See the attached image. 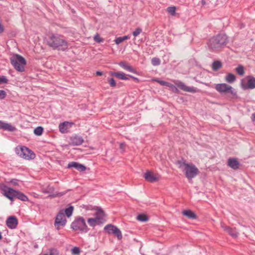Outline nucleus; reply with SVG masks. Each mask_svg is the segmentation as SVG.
<instances>
[{
	"label": "nucleus",
	"instance_id": "1",
	"mask_svg": "<svg viewBox=\"0 0 255 255\" xmlns=\"http://www.w3.org/2000/svg\"><path fill=\"white\" fill-rule=\"evenodd\" d=\"M47 45L53 49L65 51L68 49V42L62 35L57 34L49 35L47 39Z\"/></svg>",
	"mask_w": 255,
	"mask_h": 255
},
{
	"label": "nucleus",
	"instance_id": "2",
	"mask_svg": "<svg viewBox=\"0 0 255 255\" xmlns=\"http://www.w3.org/2000/svg\"><path fill=\"white\" fill-rule=\"evenodd\" d=\"M177 164L179 168L184 172L186 177L189 180L194 178L199 173V170L195 165L187 163L183 159L178 160Z\"/></svg>",
	"mask_w": 255,
	"mask_h": 255
},
{
	"label": "nucleus",
	"instance_id": "3",
	"mask_svg": "<svg viewBox=\"0 0 255 255\" xmlns=\"http://www.w3.org/2000/svg\"><path fill=\"white\" fill-rule=\"evenodd\" d=\"M228 42L227 35L221 33L211 38L208 43V45L211 50L216 51L225 46Z\"/></svg>",
	"mask_w": 255,
	"mask_h": 255
},
{
	"label": "nucleus",
	"instance_id": "4",
	"mask_svg": "<svg viewBox=\"0 0 255 255\" xmlns=\"http://www.w3.org/2000/svg\"><path fill=\"white\" fill-rule=\"evenodd\" d=\"M71 227L75 231L87 233L88 231L85 220L82 217H78L75 218L72 223Z\"/></svg>",
	"mask_w": 255,
	"mask_h": 255
},
{
	"label": "nucleus",
	"instance_id": "5",
	"mask_svg": "<svg viewBox=\"0 0 255 255\" xmlns=\"http://www.w3.org/2000/svg\"><path fill=\"white\" fill-rule=\"evenodd\" d=\"M15 151L18 156L26 160L33 159L35 157L34 153L25 146L17 147Z\"/></svg>",
	"mask_w": 255,
	"mask_h": 255
},
{
	"label": "nucleus",
	"instance_id": "6",
	"mask_svg": "<svg viewBox=\"0 0 255 255\" xmlns=\"http://www.w3.org/2000/svg\"><path fill=\"white\" fill-rule=\"evenodd\" d=\"M216 90L221 93H229L233 96H235L237 94L236 91L231 86L226 84H218L216 85Z\"/></svg>",
	"mask_w": 255,
	"mask_h": 255
},
{
	"label": "nucleus",
	"instance_id": "7",
	"mask_svg": "<svg viewBox=\"0 0 255 255\" xmlns=\"http://www.w3.org/2000/svg\"><path fill=\"white\" fill-rule=\"evenodd\" d=\"M66 222L65 214L60 212L56 217L54 226L57 230H59L61 227H64L66 225Z\"/></svg>",
	"mask_w": 255,
	"mask_h": 255
},
{
	"label": "nucleus",
	"instance_id": "8",
	"mask_svg": "<svg viewBox=\"0 0 255 255\" xmlns=\"http://www.w3.org/2000/svg\"><path fill=\"white\" fill-rule=\"evenodd\" d=\"M172 82L181 90L189 93H194L197 92V89L194 87H189L186 86L184 83L179 80H172Z\"/></svg>",
	"mask_w": 255,
	"mask_h": 255
},
{
	"label": "nucleus",
	"instance_id": "9",
	"mask_svg": "<svg viewBox=\"0 0 255 255\" xmlns=\"http://www.w3.org/2000/svg\"><path fill=\"white\" fill-rule=\"evenodd\" d=\"M1 189L4 196L11 201H13L14 198L15 197L16 191L4 185L1 186Z\"/></svg>",
	"mask_w": 255,
	"mask_h": 255
},
{
	"label": "nucleus",
	"instance_id": "10",
	"mask_svg": "<svg viewBox=\"0 0 255 255\" xmlns=\"http://www.w3.org/2000/svg\"><path fill=\"white\" fill-rule=\"evenodd\" d=\"M11 64H26V60L19 54H13L10 58Z\"/></svg>",
	"mask_w": 255,
	"mask_h": 255
},
{
	"label": "nucleus",
	"instance_id": "11",
	"mask_svg": "<svg viewBox=\"0 0 255 255\" xmlns=\"http://www.w3.org/2000/svg\"><path fill=\"white\" fill-rule=\"evenodd\" d=\"M6 224L7 226L11 229H15L18 224L17 219L15 216H10L7 219Z\"/></svg>",
	"mask_w": 255,
	"mask_h": 255
},
{
	"label": "nucleus",
	"instance_id": "12",
	"mask_svg": "<svg viewBox=\"0 0 255 255\" xmlns=\"http://www.w3.org/2000/svg\"><path fill=\"white\" fill-rule=\"evenodd\" d=\"M144 177L147 181L151 183L157 181L159 178L158 175L154 174L149 171H147L144 173Z\"/></svg>",
	"mask_w": 255,
	"mask_h": 255
},
{
	"label": "nucleus",
	"instance_id": "13",
	"mask_svg": "<svg viewBox=\"0 0 255 255\" xmlns=\"http://www.w3.org/2000/svg\"><path fill=\"white\" fill-rule=\"evenodd\" d=\"M84 142L83 138L79 135H75L70 138V144L72 145H80Z\"/></svg>",
	"mask_w": 255,
	"mask_h": 255
},
{
	"label": "nucleus",
	"instance_id": "14",
	"mask_svg": "<svg viewBox=\"0 0 255 255\" xmlns=\"http://www.w3.org/2000/svg\"><path fill=\"white\" fill-rule=\"evenodd\" d=\"M73 124L68 122H64L61 123L59 125V131L61 133H66L68 131V129L71 127Z\"/></svg>",
	"mask_w": 255,
	"mask_h": 255
},
{
	"label": "nucleus",
	"instance_id": "15",
	"mask_svg": "<svg viewBox=\"0 0 255 255\" xmlns=\"http://www.w3.org/2000/svg\"><path fill=\"white\" fill-rule=\"evenodd\" d=\"M0 129H2L9 131H13L16 130V128L10 124L0 121Z\"/></svg>",
	"mask_w": 255,
	"mask_h": 255
},
{
	"label": "nucleus",
	"instance_id": "16",
	"mask_svg": "<svg viewBox=\"0 0 255 255\" xmlns=\"http://www.w3.org/2000/svg\"><path fill=\"white\" fill-rule=\"evenodd\" d=\"M74 167L80 171H84L86 169V167L78 162H71L68 164V168Z\"/></svg>",
	"mask_w": 255,
	"mask_h": 255
},
{
	"label": "nucleus",
	"instance_id": "17",
	"mask_svg": "<svg viewBox=\"0 0 255 255\" xmlns=\"http://www.w3.org/2000/svg\"><path fill=\"white\" fill-rule=\"evenodd\" d=\"M155 81L162 86H165L169 87L171 90L174 92H177L178 91L177 88L174 85L169 82L159 80H155Z\"/></svg>",
	"mask_w": 255,
	"mask_h": 255
},
{
	"label": "nucleus",
	"instance_id": "18",
	"mask_svg": "<svg viewBox=\"0 0 255 255\" xmlns=\"http://www.w3.org/2000/svg\"><path fill=\"white\" fill-rule=\"evenodd\" d=\"M228 165L234 170L239 167V162L234 158H229L228 160Z\"/></svg>",
	"mask_w": 255,
	"mask_h": 255
},
{
	"label": "nucleus",
	"instance_id": "19",
	"mask_svg": "<svg viewBox=\"0 0 255 255\" xmlns=\"http://www.w3.org/2000/svg\"><path fill=\"white\" fill-rule=\"evenodd\" d=\"M110 74L112 76H114L121 80H128V78L123 72H111Z\"/></svg>",
	"mask_w": 255,
	"mask_h": 255
},
{
	"label": "nucleus",
	"instance_id": "20",
	"mask_svg": "<svg viewBox=\"0 0 255 255\" xmlns=\"http://www.w3.org/2000/svg\"><path fill=\"white\" fill-rule=\"evenodd\" d=\"M96 210L97 211L95 214L96 217L95 218L97 220V221L102 223V221L103 220L104 217V212L101 208H98Z\"/></svg>",
	"mask_w": 255,
	"mask_h": 255
},
{
	"label": "nucleus",
	"instance_id": "21",
	"mask_svg": "<svg viewBox=\"0 0 255 255\" xmlns=\"http://www.w3.org/2000/svg\"><path fill=\"white\" fill-rule=\"evenodd\" d=\"M183 214L190 219H196L197 216L196 214L191 210H185L183 212Z\"/></svg>",
	"mask_w": 255,
	"mask_h": 255
},
{
	"label": "nucleus",
	"instance_id": "22",
	"mask_svg": "<svg viewBox=\"0 0 255 255\" xmlns=\"http://www.w3.org/2000/svg\"><path fill=\"white\" fill-rule=\"evenodd\" d=\"M247 88L251 89L255 88V78L251 77L248 80Z\"/></svg>",
	"mask_w": 255,
	"mask_h": 255
},
{
	"label": "nucleus",
	"instance_id": "23",
	"mask_svg": "<svg viewBox=\"0 0 255 255\" xmlns=\"http://www.w3.org/2000/svg\"><path fill=\"white\" fill-rule=\"evenodd\" d=\"M15 198H17L18 199L23 201H26L28 200V198L27 197V196H26L24 194L18 191H16V192Z\"/></svg>",
	"mask_w": 255,
	"mask_h": 255
},
{
	"label": "nucleus",
	"instance_id": "24",
	"mask_svg": "<svg viewBox=\"0 0 255 255\" xmlns=\"http://www.w3.org/2000/svg\"><path fill=\"white\" fill-rule=\"evenodd\" d=\"M122 67L130 72L138 75V73L131 66L129 65H121Z\"/></svg>",
	"mask_w": 255,
	"mask_h": 255
},
{
	"label": "nucleus",
	"instance_id": "25",
	"mask_svg": "<svg viewBox=\"0 0 255 255\" xmlns=\"http://www.w3.org/2000/svg\"><path fill=\"white\" fill-rule=\"evenodd\" d=\"M226 81L229 83H233L236 80V76L231 73H229L225 77Z\"/></svg>",
	"mask_w": 255,
	"mask_h": 255
},
{
	"label": "nucleus",
	"instance_id": "26",
	"mask_svg": "<svg viewBox=\"0 0 255 255\" xmlns=\"http://www.w3.org/2000/svg\"><path fill=\"white\" fill-rule=\"evenodd\" d=\"M87 222L89 225L91 227H94L101 223L99 221H97L95 218H89Z\"/></svg>",
	"mask_w": 255,
	"mask_h": 255
},
{
	"label": "nucleus",
	"instance_id": "27",
	"mask_svg": "<svg viewBox=\"0 0 255 255\" xmlns=\"http://www.w3.org/2000/svg\"><path fill=\"white\" fill-rule=\"evenodd\" d=\"M112 228L114 229L113 234L116 236L119 240L122 239V234L121 231L117 227Z\"/></svg>",
	"mask_w": 255,
	"mask_h": 255
},
{
	"label": "nucleus",
	"instance_id": "28",
	"mask_svg": "<svg viewBox=\"0 0 255 255\" xmlns=\"http://www.w3.org/2000/svg\"><path fill=\"white\" fill-rule=\"evenodd\" d=\"M228 231L227 232L230 236L233 238H237L238 236V233L236 231L235 229L230 228L227 229Z\"/></svg>",
	"mask_w": 255,
	"mask_h": 255
},
{
	"label": "nucleus",
	"instance_id": "29",
	"mask_svg": "<svg viewBox=\"0 0 255 255\" xmlns=\"http://www.w3.org/2000/svg\"><path fill=\"white\" fill-rule=\"evenodd\" d=\"M112 227H116V226L112 225L111 224H109L107 226H106L104 228V230L107 231L108 233V234H113L114 232V229L112 228Z\"/></svg>",
	"mask_w": 255,
	"mask_h": 255
},
{
	"label": "nucleus",
	"instance_id": "30",
	"mask_svg": "<svg viewBox=\"0 0 255 255\" xmlns=\"http://www.w3.org/2000/svg\"><path fill=\"white\" fill-rule=\"evenodd\" d=\"M74 208L73 206H70L68 208L65 210V214L66 215L67 217H70L73 212Z\"/></svg>",
	"mask_w": 255,
	"mask_h": 255
},
{
	"label": "nucleus",
	"instance_id": "31",
	"mask_svg": "<svg viewBox=\"0 0 255 255\" xmlns=\"http://www.w3.org/2000/svg\"><path fill=\"white\" fill-rule=\"evenodd\" d=\"M136 219L138 221H139L141 222H146L148 220V218H147V216L144 214L138 215L136 217Z\"/></svg>",
	"mask_w": 255,
	"mask_h": 255
},
{
	"label": "nucleus",
	"instance_id": "32",
	"mask_svg": "<svg viewBox=\"0 0 255 255\" xmlns=\"http://www.w3.org/2000/svg\"><path fill=\"white\" fill-rule=\"evenodd\" d=\"M14 68L18 72H22L25 70L24 65H13Z\"/></svg>",
	"mask_w": 255,
	"mask_h": 255
},
{
	"label": "nucleus",
	"instance_id": "33",
	"mask_svg": "<svg viewBox=\"0 0 255 255\" xmlns=\"http://www.w3.org/2000/svg\"><path fill=\"white\" fill-rule=\"evenodd\" d=\"M43 131V129L41 127H38L34 130V133L36 135H40L42 134Z\"/></svg>",
	"mask_w": 255,
	"mask_h": 255
},
{
	"label": "nucleus",
	"instance_id": "34",
	"mask_svg": "<svg viewBox=\"0 0 255 255\" xmlns=\"http://www.w3.org/2000/svg\"><path fill=\"white\" fill-rule=\"evenodd\" d=\"M236 71L238 74L241 76H242L245 73L244 68L243 66L240 65L239 67L236 68Z\"/></svg>",
	"mask_w": 255,
	"mask_h": 255
},
{
	"label": "nucleus",
	"instance_id": "35",
	"mask_svg": "<svg viewBox=\"0 0 255 255\" xmlns=\"http://www.w3.org/2000/svg\"><path fill=\"white\" fill-rule=\"evenodd\" d=\"M176 7L175 6H169L167 8V11L171 15H174L175 13Z\"/></svg>",
	"mask_w": 255,
	"mask_h": 255
},
{
	"label": "nucleus",
	"instance_id": "36",
	"mask_svg": "<svg viewBox=\"0 0 255 255\" xmlns=\"http://www.w3.org/2000/svg\"><path fill=\"white\" fill-rule=\"evenodd\" d=\"M94 40L98 42V43H101L104 41V39L102 38L100 35L98 33H97L94 36Z\"/></svg>",
	"mask_w": 255,
	"mask_h": 255
},
{
	"label": "nucleus",
	"instance_id": "37",
	"mask_svg": "<svg viewBox=\"0 0 255 255\" xmlns=\"http://www.w3.org/2000/svg\"><path fill=\"white\" fill-rule=\"evenodd\" d=\"M43 255H58L57 250L52 249L49 250L46 253L44 254Z\"/></svg>",
	"mask_w": 255,
	"mask_h": 255
},
{
	"label": "nucleus",
	"instance_id": "38",
	"mask_svg": "<svg viewBox=\"0 0 255 255\" xmlns=\"http://www.w3.org/2000/svg\"><path fill=\"white\" fill-rule=\"evenodd\" d=\"M142 32V29L140 28H137L132 32V34L134 37L138 36Z\"/></svg>",
	"mask_w": 255,
	"mask_h": 255
},
{
	"label": "nucleus",
	"instance_id": "39",
	"mask_svg": "<svg viewBox=\"0 0 255 255\" xmlns=\"http://www.w3.org/2000/svg\"><path fill=\"white\" fill-rule=\"evenodd\" d=\"M8 82V79L6 77L4 76H0V84L3 83H7Z\"/></svg>",
	"mask_w": 255,
	"mask_h": 255
},
{
	"label": "nucleus",
	"instance_id": "40",
	"mask_svg": "<svg viewBox=\"0 0 255 255\" xmlns=\"http://www.w3.org/2000/svg\"><path fill=\"white\" fill-rule=\"evenodd\" d=\"M72 253L74 255H79L80 253V249L78 247H74L72 249Z\"/></svg>",
	"mask_w": 255,
	"mask_h": 255
},
{
	"label": "nucleus",
	"instance_id": "41",
	"mask_svg": "<svg viewBox=\"0 0 255 255\" xmlns=\"http://www.w3.org/2000/svg\"><path fill=\"white\" fill-rule=\"evenodd\" d=\"M109 83L110 86L112 87H114L116 86V82L113 78L110 79L109 80Z\"/></svg>",
	"mask_w": 255,
	"mask_h": 255
},
{
	"label": "nucleus",
	"instance_id": "42",
	"mask_svg": "<svg viewBox=\"0 0 255 255\" xmlns=\"http://www.w3.org/2000/svg\"><path fill=\"white\" fill-rule=\"evenodd\" d=\"M6 96V92L3 90H0V99H3Z\"/></svg>",
	"mask_w": 255,
	"mask_h": 255
},
{
	"label": "nucleus",
	"instance_id": "43",
	"mask_svg": "<svg viewBox=\"0 0 255 255\" xmlns=\"http://www.w3.org/2000/svg\"><path fill=\"white\" fill-rule=\"evenodd\" d=\"M152 64H159L160 62V60L158 58H153L151 60Z\"/></svg>",
	"mask_w": 255,
	"mask_h": 255
},
{
	"label": "nucleus",
	"instance_id": "44",
	"mask_svg": "<svg viewBox=\"0 0 255 255\" xmlns=\"http://www.w3.org/2000/svg\"><path fill=\"white\" fill-rule=\"evenodd\" d=\"M123 41H124L123 40L122 37H119L115 40V42L117 44H119Z\"/></svg>",
	"mask_w": 255,
	"mask_h": 255
},
{
	"label": "nucleus",
	"instance_id": "45",
	"mask_svg": "<svg viewBox=\"0 0 255 255\" xmlns=\"http://www.w3.org/2000/svg\"><path fill=\"white\" fill-rule=\"evenodd\" d=\"M222 65H212V69L214 71H217L222 67Z\"/></svg>",
	"mask_w": 255,
	"mask_h": 255
},
{
	"label": "nucleus",
	"instance_id": "46",
	"mask_svg": "<svg viewBox=\"0 0 255 255\" xmlns=\"http://www.w3.org/2000/svg\"><path fill=\"white\" fill-rule=\"evenodd\" d=\"M221 227L224 230V231L227 232L228 229H230V227L227 226L224 223L221 222Z\"/></svg>",
	"mask_w": 255,
	"mask_h": 255
},
{
	"label": "nucleus",
	"instance_id": "47",
	"mask_svg": "<svg viewBox=\"0 0 255 255\" xmlns=\"http://www.w3.org/2000/svg\"><path fill=\"white\" fill-rule=\"evenodd\" d=\"M125 144L124 143H121L120 144V148L121 150H123V151L124 150Z\"/></svg>",
	"mask_w": 255,
	"mask_h": 255
},
{
	"label": "nucleus",
	"instance_id": "48",
	"mask_svg": "<svg viewBox=\"0 0 255 255\" xmlns=\"http://www.w3.org/2000/svg\"><path fill=\"white\" fill-rule=\"evenodd\" d=\"M10 182L14 185H17V180L16 179H13Z\"/></svg>",
	"mask_w": 255,
	"mask_h": 255
},
{
	"label": "nucleus",
	"instance_id": "49",
	"mask_svg": "<svg viewBox=\"0 0 255 255\" xmlns=\"http://www.w3.org/2000/svg\"><path fill=\"white\" fill-rule=\"evenodd\" d=\"M123 41L128 39L130 38V37L128 35H125L122 37Z\"/></svg>",
	"mask_w": 255,
	"mask_h": 255
},
{
	"label": "nucleus",
	"instance_id": "50",
	"mask_svg": "<svg viewBox=\"0 0 255 255\" xmlns=\"http://www.w3.org/2000/svg\"><path fill=\"white\" fill-rule=\"evenodd\" d=\"M47 189H48V191H49V193H51L53 191L54 188L53 187L49 186V187H48Z\"/></svg>",
	"mask_w": 255,
	"mask_h": 255
},
{
	"label": "nucleus",
	"instance_id": "51",
	"mask_svg": "<svg viewBox=\"0 0 255 255\" xmlns=\"http://www.w3.org/2000/svg\"><path fill=\"white\" fill-rule=\"evenodd\" d=\"M64 194L63 193H59V194H57V195H51V196L52 197H56V196H62Z\"/></svg>",
	"mask_w": 255,
	"mask_h": 255
},
{
	"label": "nucleus",
	"instance_id": "52",
	"mask_svg": "<svg viewBox=\"0 0 255 255\" xmlns=\"http://www.w3.org/2000/svg\"><path fill=\"white\" fill-rule=\"evenodd\" d=\"M212 64H222V63H221V62L219 60H215L213 62V63Z\"/></svg>",
	"mask_w": 255,
	"mask_h": 255
},
{
	"label": "nucleus",
	"instance_id": "53",
	"mask_svg": "<svg viewBox=\"0 0 255 255\" xmlns=\"http://www.w3.org/2000/svg\"><path fill=\"white\" fill-rule=\"evenodd\" d=\"M251 118L253 121H255V113L252 115Z\"/></svg>",
	"mask_w": 255,
	"mask_h": 255
},
{
	"label": "nucleus",
	"instance_id": "54",
	"mask_svg": "<svg viewBox=\"0 0 255 255\" xmlns=\"http://www.w3.org/2000/svg\"><path fill=\"white\" fill-rule=\"evenodd\" d=\"M129 77H130V78H132L133 79H134V80L138 82L139 81V80L138 78H136V77H133L132 76H130V75H128Z\"/></svg>",
	"mask_w": 255,
	"mask_h": 255
},
{
	"label": "nucleus",
	"instance_id": "55",
	"mask_svg": "<svg viewBox=\"0 0 255 255\" xmlns=\"http://www.w3.org/2000/svg\"><path fill=\"white\" fill-rule=\"evenodd\" d=\"M96 74L98 76H101V75H102L103 73L102 72H100V71H97L96 72Z\"/></svg>",
	"mask_w": 255,
	"mask_h": 255
},
{
	"label": "nucleus",
	"instance_id": "56",
	"mask_svg": "<svg viewBox=\"0 0 255 255\" xmlns=\"http://www.w3.org/2000/svg\"><path fill=\"white\" fill-rule=\"evenodd\" d=\"M43 192L44 193H49V191H48V189H44V190H43Z\"/></svg>",
	"mask_w": 255,
	"mask_h": 255
},
{
	"label": "nucleus",
	"instance_id": "57",
	"mask_svg": "<svg viewBox=\"0 0 255 255\" xmlns=\"http://www.w3.org/2000/svg\"><path fill=\"white\" fill-rule=\"evenodd\" d=\"M119 64H124V63L123 62H121Z\"/></svg>",
	"mask_w": 255,
	"mask_h": 255
}]
</instances>
